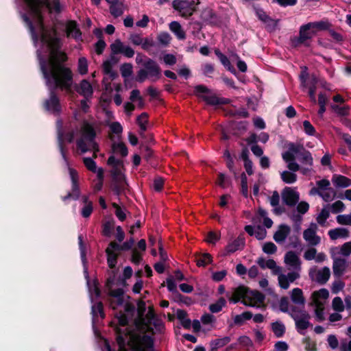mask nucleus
<instances>
[{
    "mask_svg": "<svg viewBox=\"0 0 351 351\" xmlns=\"http://www.w3.org/2000/svg\"><path fill=\"white\" fill-rule=\"evenodd\" d=\"M62 156L64 158L65 162L66 163L68 170H69V173L71 182H72L73 193V195H75L76 196V197H77L79 196V193H80L79 187H78V179H79L78 173L75 169H74L70 167V165L65 157V155L62 151Z\"/></svg>",
    "mask_w": 351,
    "mask_h": 351,
    "instance_id": "19",
    "label": "nucleus"
},
{
    "mask_svg": "<svg viewBox=\"0 0 351 351\" xmlns=\"http://www.w3.org/2000/svg\"><path fill=\"white\" fill-rule=\"evenodd\" d=\"M110 12L112 15L117 17L123 14V5L121 3L117 2L110 5Z\"/></svg>",
    "mask_w": 351,
    "mask_h": 351,
    "instance_id": "44",
    "label": "nucleus"
},
{
    "mask_svg": "<svg viewBox=\"0 0 351 351\" xmlns=\"http://www.w3.org/2000/svg\"><path fill=\"white\" fill-rule=\"evenodd\" d=\"M110 130L115 134H119L122 133L123 128L119 122H112L109 123Z\"/></svg>",
    "mask_w": 351,
    "mask_h": 351,
    "instance_id": "59",
    "label": "nucleus"
},
{
    "mask_svg": "<svg viewBox=\"0 0 351 351\" xmlns=\"http://www.w3.org/2000/svg\"><path fill=\"white\" fill-rule=\"evenodd\" d=\"M281 178L287 184H292L296 181L297 176L293 173L285 171L281 173Z\"/></svg>",
    "mask_w": 351,
    "mask_h": 351,
    "instance_id": "43",
    "label": "nucleus"
},
{
    "mask_svg": "<svg viewBox=\"0 0 351 351\" xmlns=\"http://www.w3.org/2000/svg\"><path fill=\"white\" fill-rule=\"evenodd\" d=\"M291 299L292 302L298 305L304 306L305 299L303 295V291L300 288H295L291 291Z\"/></svg>",
    "mask_w": 351,
    "mask_h": 351,
    "instance_id": "30",
    "label": "nucleus"
},
{
    "mask_svg": "<svg viewBox=\"0 0 351 351\" xmlns=\"http://www.w3.org/2000/svg\"><path fill=\"white\" fill-rule=\"evenodd\" d=\"M109 296L110 306L117 311L114 315L120 326L117 328L119 351H127L124 348L126 341L132 351H152L151 335L163 328L161 321L155 317L152 307H149L144 317L145 303L142 300L138 302V317L135 321L134 328L131 330L125 327L128 324L126 314L134 310V306L128 300V297L121 289H112L110 287Z\"/></svg>",
    "mask_w": 351,
    "mask_h": 351,
    "instance_id": "1",
    "label": "nucleus"
},
{
    "mask_svg": "<svg viewBox=\"0 0 351 351\" xmlns=\"http://www.w3.org/2000/svg\"><path fill=\"white\" fill-rule=\"evenodd\" d=\"M317 250L315 248L307 250L304 254V258L307 261L315 260Z\"/></svg>",
    "mask_w": 351,
    "mask_h": 351,
    "instance_id": "61",
    "label": "nucleus"
},
{
    "mask_svg": "<svg viewBox=\"0 0 351 351\" xmlns=\"http://www.w3.org/2000/svg\"><path fill=\"white\" fill-rule=\"evenodd\" d=\"M336 220L340 225L350 226L351 215H339L336 217Z\"/></svg>",
    "mask_w": 351,
    "mask_h": 351,
    "instance_id": "49",
    "label": "nucleus"
},
{
    "mask_svg": "<svg viewBox=\"0 0 351 351\" xmlns=\"http://www.w3.org/2000/svg\"><path fill=\"white\" fill-rule=\"evenodd\" d=\"M291 232V228L287 225H280L274 234V239L277 243L284 242Z\"/></svg>",
    "mask_w": 351,
    "mask_h": 351,
    "instance_id": "23",
    "label": "nucleus"
},
{
    "mask_svg": "<svg viewBox=\"0 0 351 351\" xmlns=\"http://www.w3.org/2000/svg\"><path fill=\"white\" fill-rule=\"evenodd\" d=\"M271 326V330L276 337H282L284 335L286 328L282 322L280 321L273 322Z\"/></svg>",
    "mask_w": 351,
    "mask_h": 351,
    "instance_id": "32",
    "label": "nucleus"
},
{
    "mask_svg": "<svg viewBox=\"0 0 351 351\" xmlns=\"http://www.w3.org/2000/svg\"><path fill=\"white\" fill-rule=\"evenodd\" d=\"M345 284L340 280H335L332 282L331 286V291L333 293H338L339 291L343 290Z\"/></svg>",
    "mask_w": 351,
    "mask_h": 351,
    "instance_id": "52",
    "label": "nucleus"
},
{
    "mask_svg": "<svg viewBox=\"0 0 351 351\" xmlns=\"http://www.w3.org/2000/svg\"><path fill=\"white\" fill-rule=\"evenodd\" d=\"M217 184H218L221 188L225 189L230 185V181L223 174L219 173L217 180Z\"/></svg>",
    "mask_w": 351,
    "mask_h": 351,
    "instance_id": "53",
    "label": "nucleus"
},
{
    "mask_svg": "<svg viewBox=\"0 0 351 351\" xmlns=\"http://www.w3.org/2000/svg\"><path fill=\"white\" fill-rule=\"evenodd\" d=\"M330 216V212L328 208H324L318 214L316 220L322 226H326V220Z\"/></svg>",
    "mask_w": 351,
    "mask_h": 351,
    "instance_id": "35",
    "label": "nucleus"
},
{
    "mask_svg": "<svg viewBox=\"0 0 351 351\" xmlns=\"http://www.w3.org/2000/svg\"><path fill=\"white\" fill-rule=\"evenodd\" d=\"M158 39L160 44L167 45L170 43L171 38L168 33L162 32L158 35Z\"/></svg>",
    "mask_w": 351,
    "mask_h": 351,
    "instance_id": "54",
    "label": "nucleus"
},
{
    "mask_svg": "<svg viewBox=\"0 0 351 351\" xmlns=\"http://www.w3.org/2000/svg\"><path fill=\"white\" fill-rule=\"evenodd\" d=\"M249 289L244 286H239L235 288L231 297L229 298V300L234 303H237L239 301H241L243 304V300L248 293Z\"/></svg>",
    "mask_w": 351,
    "mask_h": 351,
    "instance_id": "22",
    "label": "nucleus"
},
{
    "mask_svg": "<svg viewBox=\"0 0 351 351\" xmlns=\"http://www.w3.org/2000/svg\"><path fill=\"white\" fill-rule=\"evenodd\" d=\"M84 206L82 209V215L84 217H88L93 212V204L92 202L88 200L87 197H83Z\"/></svg>",
    "mask_w": 351,
    "mask_h": 351,
    "instance_id": "37",
    "label": "nucleus"
},
{
    "mask_svg": "<svg viewBox=\"0 0 351 351\" xmlns=\"http://www.w3.org/2000/svg\"><path fill=\"white\" fill-rule=\"evenodd\" d=\"M119 250V245L114 242H112L106 248V252L108 256V263L110 268H113L116 265L117 257Z\"/></svg>",
    "mask_w": 351,
    "mask_h": 351,
    "instance_id": "17",
    "label": "nucleus"
},
{
    "mask_svg": "<svg viewBox=\"0 0 351 351\" xmlns=\"http://www.w3.org/2000/svg\"><path fill=\"white\" fill-rule=\"evenodd\" d=\"M45 107L47 110L53 113H58L60 111L59 100L55 95H51L50 98L46 101Z\"/></svg>",
    "mask_w": 351,
    "mask_h": 351,
    "instance_id": "27",
    "label": "nucleus"
},
{
    "mask_svg": "<svg viewBox=\"0 0 351 351\" xmlns=\"http://www.w3.org/2000/svg\"><path fill=\"white\" fill-rule=\"evenodd\" d=\"M130 99L132 102H136L140 108H142L144 105L143 99L141 96L140 91L138 90H133L131 92Z\"/></svg>",
    "mask_w": 351,
    "mask_h": 351,
    "instance_id": "41",
    "label": "nucleus"
},
{
    "mask_svg": "<svg viewBox=\"0 0 351 351\" xmlns=\"http://www.w3.org/2000/svg\"><path fill=\"white\" fill-rule=\"evenodd\" d=\"M284 262L289 269H293V271H301V261L299 256L293 251H289L285 255Z\"/></svg>",
    "mask_w": 351,
    "mask_h": 351,
    "instance_id": "11",
    "label": "nucleus"
},
{
    "mask_svg": "<svg viewBox=\"0 0 351 351\" xmlns=\"http://www.w3.org/2000/svg\"><path fill=\"white\" fill-rule=\"evenodd\" d=\"M256 219L259 221L263 220L264 226L267 228H271L273 225L272 220L270 218L267 217L266 211L262 208L258 209Z\"/></svg>",
    "mask_w": 351,
    "mask_h": 351,
    "instance_id": "34",
    "label": "nucleus"
},
{
    "mask_svg": "<svg viewBox=\"0 0 351 351\" xmlns=\"http://www.w3.org/2000/svg\"><path fill=\"white\" fill-rule=\"evenodd\" d=\"M329 296V291L325 288L314 291L311 295V305L313 306L315 317L319 322L323 321L325 319V305L328 302Z\"/></svg>",
    "mask_w": 351,
    "mask_h": 351,
    "instance_id": "5",
    "label": "nucleus"
},
{
    "mask_svg": "<svg viewBox=\"0 0 351 351\" xmlns=\"http://www.w3.org/2000/svg\"><path fill=\"white\" fill-rule=\"evenodd\" d=\"M252 318V313L249 311L244 312L240 315H237L234 318V322L236 324L241 325L245 321L249 320Z\"/></svg>",
    "mask_w": 351,
    "mask_h": 351,
    "instance_id": "40",
    "label": "nucleus"
},
{
    "mask_svg": "<svg viewBox=\"0 0 351 351\" xmlns=\"http://www.w3.org/2000/svg\"><path fill=\"white\" fill-rule=\"evenodd\" d=\"M311 279L319 284L324 285L328 282L330 276V270L328 267H324L317 269L315 267H311L308 271Z\"/></svg>",
    "mask_w": 351,
    "mask_h": 351,
    "instance_id": "9",
    "label": "nucleus"
},
{
    "mask_svg": "<svg viewBox=\"0 0 351 351\" xmlns=\"http://www.w3.org/2000/svg\"><path fill=\"white\" fill-rule=\"evenodd\" d=\"M278 280L280 287L282 289H287L289 287V285L293 282L295 280L300 278V274L298 271H291L287 274H283L281 273L278 274Z\"/></svg>",
    "mask_w": 351,
    "mask_h": 351,
    "instance_id": "13",
    "label": "nucleus"
},
{
    "mask_svg": "<svg viewBox=\"0 0 351 351\" xmlns=\"http://www.w3.org/2000/svg\"><path fill=\"white\" fill-rule=\"evenodd\" d=\"M241 193L247 197L248 194L247 180L245 173L241 175Z\"/></svg>",
    "mask_w": 351,
    "mask_h": 351,
    "instance_id": "55",
    "label": "nucleus"
},
{
    "mask_svg": "<svg viewBox=\"0 0 351 351\" xmlns=\"http://www.w3.org/2000/svg\"><path fill=\"white\" fill-rule=\"evenodd\" d=\"M97 179L98 181L95 184V188L96 190L99 191L102 187L103 178H104V171L101 168H99L97 170Z\"/></svg>",
    "mask_w": 351,
    "mask_h": 351,
    "instance_id": "58",
    "label": "nucleus"
},
{
    "mask_svg": "<svg viewBox=\"0 0 351 351\" xmlns=\"http://www.w3.org/2000/svg\"><path fill=\"white\" fill-rule=\"evenodd\" d=\"M83 161L84 165L89 171H91L92 172H94L97 175L98 169L97 168L95 162L92 158H84L83 159Z\"/></svg>",
    "mask_w": 351,
    "mask_h": 351,
    "instance_id": "47",
    "label": "nucleus"
},
{
    "mask_svg": "<svg viewBox=\"0 0 351 351\" xmlns=\"http://www.w3.org/2000/svg\"><path fill=\"white\" fill-rule=\"evenodd\" d=\"M347 266L346 261L341 258L333 259L332 270L335 276H340L346 270Z\"/></svg>",
    "mask_w": 351,
    "mask_h": 351,
    "instance_id": "25",
    "label": "nucleus"
},
{
    "mask_svg": "<svg viewBox=\"0 0 351 351\" xmlns=\"http://www.w3.org/2000/svg\"><path fill=\"white\" fill-rule=\"evenodd\" d=\"M239 344L243 347L249 348L252 346V340L246 336L241 337L239 339Z\"/></svg>",
    "mask_w": 351,
    "mask_h": 351,
    "instance_id": "63",
    "label": "nucleus"
},
{
    "mask_svg": "<svg viewBox=\"0 0 351 351\" xmlns=\"http://www.w3.org/2000/svg\"><path fill=\"white\" fill-rule=\"evenodd\" d=\"M226 304V300L223 298H220L215 303L209 306V309L212 313H218L221 311Z\"/></svg>",
    "mask_w": 351,
    "mask_h": 351,
    "instance_id": "39",
    "label": "nucleus"
},
{
    "mask_svg": "<svg viewBox=\"0 0 351 351\" xmlns=\"http://www.w3.org/2000/svg\"><path fill=\"white\" fill-rule=\"evenodd\" d=\"M267 234V231L265 229L257 227V228L255 230L254 236L258 240H263L265 238Z\"/></svg>",
    "mask_w": 351,
    "mask_h": 351,
    "instance_id": "62",
    "label": "nucleus"
},
{
    "mask_svg": "<svg viewBox=\"0 0 351 351\" xmlns=\"http://www.w3.org/2000/svg\"><path fill=\"white\" fill-rule=\"evenodd\" d=\"M170 30L173 32L179 39L185 38V33L181 25L177 21H173L169 24Z\"/></svg>",
    "mask_w": 351,
    "mask_h": 351,
    "instance_id": "33",
    "label": "nucleus"
},
{
    "mask_svg": "<svg viewBox=\"0 0 351 351\" xmlns=\"http://www.w3.org/2000/svg\"><path fill=\"white\" fill-rule=\"evenodd\" d=\"M132 69L133 67L131 64H123L120 69L122 76L124 77H130L132 73Z\"/></svg>",
    "mask_w": 351,
    "mask_h": 351,
    "instance_id": "51",
    "label": "nucleus"
},
{
    "mask_svg": "<svg viewBox=\"0 0 351 351\" xmlns=\"http://www.w3.org/2000/svg\"><path fill=\"white\" fill-rule=\"evenodd\" d=\"M195 93L198 97L202 98L209 104L215 105L219 103L218 99L211 95L208 90L203 86H196Z\"/></svg>",
    "mask_w": 351,
    "mask_h": 351,
    "instance_id": "18",
    "label": "nucleus"
},
{
    "mask_svg": "<svg viewBox=\"0 0 351 351\" xmlns=\"http://www.w3.org/2000/svg\"><path fill=\"white\" fill-rule=\"evenodd\" d=\"M33 14L34 23L30 28L35 43L40 38L43 44H46L49 51L47 61L40 59V66L47 84L50 86L59 87L69 90L73 82V75L70 69L61 63L66 60V54L60 51V40L56 36L54 29L47 30L42 23L40 9L47 5L51 12H60L62 5L58 0H25Z\"/></svg>",
    "mask_w": 351,
    "mask_h": 351,
    "instance_id": "2",
    "label": "nucleus"
},
{
    "mask_svg": "<svg viewBox=\"0 0 351 351\" xmlns=\"http://www.w3.org/2000/svg\"><path fill=\"white\" fill-rule=\"evenodd\" d=\"M258 264L263 268L267 267L271 269L275 274L281 272V268L277 266L276 262L272 259L265 261L263 258H260L258 261Z\"/></svg>",
    "mask_w": 351,
    "mask_h": 351,
    "instance_id": "29",
    "label": "nucleus"
},
{
    "mask_svg": "<svg viewBox=\"0 0 351 351\" xmlns=\"http://www.w3.org/2000/svg\"><path fill=\"white\" fill-rule=\"evenodd\" d=\"M143 66L147 71L149 77L152 80L156 81L160 77V69L156 62L148 58L145 61Z\"/></svg>",
    "mask_w": 351,
    "mask_h": 351,
    "instance_id": "14",
    "label": "nucleus"
},
{
    "mask_svg": "<svg viewBox=\"0 0 351 351\" xmlns=\"http://www.w3.org/2000/svg\"><path fill=\"white\" fill-rule=\"evenodd\" d=\"M263 251L267 254H275L277 251L276 245L272 242H267L263 245Z\"/></svg>",
    "mask_w": 351,
    "mask_h": 351,
    "instance_id": "46",
    "label": "nucleus"
},
{
    "mask_svg": "<svg viewBox=\"0 0 351 351\" xmlns=\"http://www.w3.org/2000/svg\"><path fill=\"white\" fill-rule=\"evenodd\" d=\"M265 296L257 291L249 290L243 300V304L256 308L265 306Z\"/></svg>",
    "mask_w": 351,
    "mask_h": 351,
    "instance_id": "8",
    "label": "nucleus"
},
{
    "mask_svg": "<svg viewBox=\"0 0 351 351\" xmlns=\"http://www.w3.org/2000/svg\"><path fill=\"white\" fill-rule=\"evenodd\" d=\"M331 25L326 21L311 22L300 27L298 41L300 43H307L316 34L322 30H327Z\"/></svg>",
    "mask_w": 351,
    "mask_h": 351,
    "instance_id": "6",
    "label": "nucleus"
},
{
    "mask_svg": "<svg viewBox=\"0 0 351 351\" xmlns=\"http://www.w3.org/2000/svg\"><path fill=\"white\" fill-rule=\"evenodd\" d=\"M293 317L295 321L296 327L300 332H302L310 326L308 321L310 316L306 312H302L301 315H293Z\"/></svg>",
    "mask_w": 351,
    "mask_h": 351,
    "instance_id": "20",
    "label": "nucleus"
},
{
    "mask_svg": "<svg viewBox=\"0 0 351 351\" xmlns=\"http://www.w3.org/2000/svg\"><path fill=\"white\" fill-rule=\"evenodd\" d=\"M172 5L173 8L177 10L182 17L191 16L196 10L193 1L174 0Z\"/></svg>",
    "mask_w": 351,
    "mask_h": 351,
    "instance_id": "7",
    "label": "nucleus"
},
{
    "mask_svg": "<svg viewBox=\"0 0 351 351\" xmlns=\"http://www.w3.org/2000/svg\"><path fill=\"white\" fill-rule=\"evenodd\" d=\"M304 348L306 351H316V343L314 341L309 339L304 340Z\"/></svg>",
    "mask_w": 351,
    "mask_h": 351,
    "instance_id": "57",
    "label": "nucleus"
},
{
    "mask_svg": "<svg viewBox=\"0 0 351 351\" xmlns=\"http://www.w3.org/2000/svg\"><path fill=\"white\" fill-rule=\"evenodd\" d=\"M148 121L147 114L146 113H142L137 118V123L142 131H145L147 130V124Z\"/></svg>",
    "mask_w": 351,
    "mask_h": 351,
    "instance_id": "48",
    "label": "nucleus"
},
{
    "mask_svg": "<svg viewBox=\"0 0 351 351\" xmlns=\"http://www.w3.org/2000/svg\"><path fill=\"white\" fill-rule=\"evenodd\" d=\"M212 261V257L210 256V254H202L201 256H199L197 260H196V262H197V265L198 266H205L206 265H208V263H210Z\"/></svg>",
    "mask_w": 351,
    "mask_h": 351,
    "instance_id": "45",
    "label": "nucleus"
},
{
    "mask_svg": "<svg viewBox=\"0 0 351 351\" xmlns=\"http://www.w3.org/2000/svg\"><path fill=\"white\" fill-rule=\"evenodd\" d=\"M340 253L345 256H348L351 254V241L346 242L342 245Z\"/></svg>",
    "mask_w": 351,
    "mask_h": 351,
    "instance_id": "56",
    "label": "nucleus"
},
{
    "mask_svg": "<svg viewBox=\"0 0 351 351\" xmlns=\"http://www.w3.org/2000/svg\"><path fill=\"white\" fill-rule=\"evenodd\" d=\"M317 230V225L311 223L310 227L304 230L303 233L304 239L311 245H316L320 242L319 237L316 234Z\"/></svg>",
    "mask_w": 351,
    "mask_h": 351,
    "instance_id": "15",
    "label": "nucleus"
},
{
    "mask_svg": "<svg viewBox=\"0 0 351 351\" xmlns=\"http://www.w3.org/2000/svg\"><path fill=\"white\" fill-rule=\"evenodd\" d=\"M332 308L338 312H341L344 309V305L343 302L341 298L339 297H335L332 300Z\"/></svg>",
    "mask_w": 351,
    "mask_h": 351,
    "instance_id": "50",
    "label": "nucleus"
},
{
    "mask_svg": "<svg viewBox=\"0 0 351 351\" xmlns=\"http://www.w3.org/2000/svg\"><path fill=\"white\" fill-rule=\"evenodd\" d=\"M111 52L114 55L123 54L127 58H132L134 55V51L128 45H125L120 40H116L110 45Z\"/></svg>",
    "mask_w": 351,
    "mask_h": 351,
    "instance_id": "10",
    "label": "nucleus"
},
{
    "mask_svg": "<svg viewBox=\"0 0 351 351\" xmlns=\"http://www.w3.org/2000/svg\"><path fill=\"white\" fill-rule=\"evenodd\" d=\"M77 71L81 75H85L88 72V61L84 57H81L78 60Z\"/></svg>",
    "mask_w": 351,
    "mask_h": 351,
    "instance_id": "42",
    "label": "nucleus"
},
{
    "mask_svg": "<svg viewBox=\"0 0 351 351\" xmlns=\"http://www.w3.org/2000/svg\"><path fill=\"white\" fill-rule=\"evenodd\" d=\"M112 150L114 153L119 154L122 156H125L128 155V149L125 144L122 142L114 143L112 145Z\"/></svg>",
    "mask_w": 351,
    "mask_h": 351,
    "instance_id": "38",
    "label": "nucleus"
},
{
    "mask_svg": "<svg viewBox=\"0 0 351 351\" xmlns=\"http://www.w3.org/2000/svg\"><path fill=\"white\" fill-rule=\"evenodd\" d=\"M66 31L67 37H72L75 39H78L81 36V33L76 23L73 21L67 23Z\"/></svg>",
    "mask_w": 351,
    "mask_h": 351,
    "instance_id": "28",
    "label": "nucleus"
},
{
    "mask_svg": "<svg viewBox=\"0 0 351 351\" xmlns=\"http://www.w3.org/2000/svg\"><path fill=\"white\" fill-rule=\"evenodd\" d=\"M296 157L301 163L302 172L305 174L310 171L313 165V158L311 153L305 150L300 145L289 144L288 150L282 154V158L287 163V167L293 171L300 169V165L295 162Z\"/></svg>",
    "mask_w": 351,
    "mask_h": 351,
    "instance_id": "4",
    "label": "nucleus"
},
{
    "mask_svg": "<svg viewBox=\"0 0 351 351\" xmlns=\"http://www.w3.org/2000/svg\"><path fill=\"white\" fill-rule=\"evenodd\" d=\"M102 67L105 74L109 75L111 77H114V73L112 70V64L110 63V61H105L103 63Z\"/></svg>",
    "mask_w": 351,
    "mask_h": 351,
    "instance_id": "60",
    "label": "nucleus"
},
{
    "mask_svg": "<svg viewBox=\"0 0 351 351\" xmlns=\"http://www.w3.org/2000/svg\"><path fill=\"white\" fill-rule=\"evenodd\" d=\"M330 107L336 114L341 116L348 115L350 111V107L347 105L332 104Z\"/></svg>",
    "mask_w": 351,
    "mask_h": 351,
    "instance_id": "36",
    "label": "nucleus"
},
{
    "mask_svg": "<svg viewBox=\"0 0 351 351\" xmlns=\"http://www.w3.org/2000/svg\"><path fill=\"white\" fill-rule=\"evenodd\" d=\"M77 91L86 99L90 97L93 93L90 83L86 80H82L80 83Z\"/></svg>",
    "mask_w": 351,
    "mask_h": 351,
    "instance_id": "26",
    "label": "nucleus"
},
{
    "mask_svg": "<svg viewBox=\"0 0 351 351\" xmlns=\"http://www.w3.org/2000/svg\"><path fill=\"white\" fill-rule=\"evenodd\" d=\"M328 234L332 241H335L348 239L350 236V231L346 228H336L330 230Z\"/></svg>",
    "mask_w": 351,
    "mask_h": 351,
    "instance_id": "21",
    "label": "nucleus"
},
{
    "mask_svg": "<svg viewBox=\"0 0 351 351\" xmlns=\"http://www.w3.org/2000/svg\"><path fill=\"white\" fill-rule=\"evenodd\" d=\"M108 164L112 167V173L117 179L121 180L123 178L124 168L122 161L116 160L115 158L112 156L108 158Z\"/></svg>",
    "mask_w": 351,
    "mask_h": 351,
    "instance_id": "16",
    "label": "nucleus"
},
{
    "mask_svg": "<svg viewBox=\"0 0 351 351\" xmlns=\"http://www.w3.org/2000/svg\"><path fill=\"white\" fill-rule=\"evenodd\" d=\"M332 181L337 187H348L351 185V180L343 176L335 175Z\"/></svg>",
    "mask_w": 351,
    "mask_h": 351,
    "instance_id": "31",
    "label": "nucleus"
},
{
    "mask_svg": "<svg viewBox=\"0 0 351 351\" xmlns=\"http://www.w3.org/2000/svg\"><path fill=\"white\" fill-rule=\"evenodd\" d=\"M95 133L91 125L86 123H84L80 125V129H77L75 132L66 134L64 136L59 134V140L60 143L64 141L71 143L76 139L77 148L84 153L88 150H93L94 156L96 157V152L99 151L98 145L94 141Z\"/></svg>",
    "mask_w": 351,
    "mask_h": 351,
    "instance_id": "3",
    "label": "nucleus"
},
{
    "mask_svg": "<svg viewBox=\"0 0 351 351\" xmlns=\"http://www.w3.org/2000/svg\"><path fill=\"white\" fill-rule=\"evenodd\" d=\"M282 198L287 205L294 206L298 202L300 195L295 189L286 187L282 192Z\"/></svg>",
    "mask_w": 351,
    "mask_h": 351,
    "instance_id": "12",
    "label": "nucleus"
},
{
    "mask_svg": "<svg viewBox=\"0 0 351 351\" xmlns=\"http://www.w3.org/2000/svg\"><path fill=\"white\" fill-rule=\"evenodd\" d=\"M309 209V205L306 202H301L297 206V210L299 213L304 215Z\"/></svg>",
    "mask_w": 351,
    "mask_h": 351,
    "instance_id": "64",
    "label": "nucleus"
},
{
    "mask_svg": "<svg viewBox=\"0 0 351 351\" xmlns=\"http://www.w3.org/2000/svg\"><path fill=\"white\" fill-rule=\"evenodd\" d=\"M245 245V240L243 237H239L232 242H230L226 247V254H232L237 250H241Z\"/></svg>",
    "mask_w": 351,
    "mask_h": 351,
    "instance_id": "24",
    "label": "nucleus"
}]
</instances>
